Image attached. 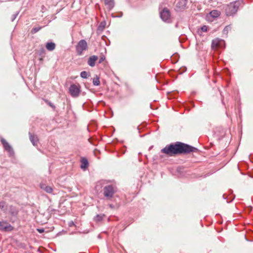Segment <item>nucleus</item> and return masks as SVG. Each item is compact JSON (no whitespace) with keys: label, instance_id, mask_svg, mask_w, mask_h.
Masks as SVG:
<instances>
[{"label":"nucleus","instance_id":"obj_1","mask_svg":"<svg viewBox=\"0 0 253 253\" xmlns=\"http://www.w3.org/2000/svg\"><path fill=\"white\" fill-rule=\"evenodd\" d=\"M198 149L188 144L177 142L166 146L161 150V152L169 156H173L180 154H188L197 152Z\"/></svg>","mask_w":253,"mask_h":253},{"label":"nucleus","instance_id":"obj_2","mask_svg":"<svg viewBox=\"0 0 253 253\" xmlns=\"http://www.w3.org/2000/svg\"><path fill=\"white\" fill-rule=\"evenodd\" d=\"M69 93L73 97H78L81 91V86L80 84H73L70 85L69 87Z\"/></svg>","mask_w":253,"mask_h":253},{"label":"nucleus","instance_id":"obj_3","mask_svg":"<svg viewBox=\"0 0 253 253\" xmlns=\"http://www.w3.org/2000/svg\"><path fill=\"white\" fill-rule=\"evenodd\" d=\"M238 9V5L237 3H230L227 6L225 9L226 13L227 15L230 16L235 14L237 11Z\"/></svg>","mask_w":253,"mask_h":253},{"label":"nucleus","instance_id":"obj_4","mask_svg":"<svg viewBox=\"0 0 253 253\" xmlns=\"http://www.w3.org/2000/svg\"><path fill=\"white\" fill-rule=\"evenodd\" d=\"M87 49V44L84 40H81L76 46V51L78 55H81L83 52Z\"/></svg>","mask_w":253,"mask_h":253},{"label":"nucleus","instance_id":"obj_5","mask_svg":"<svg viewBox=\"0 0 253 253\" xmlns=\"http://www.w3.org/2000/svg\"><path fill=\"white\" fill-rule=\"evenodd\" d=\"M115 192V190L111 185L106 186L103 189L104 195L108 199H111L112 198Z\"/></svg>","mask_w":253,"mask_h":253},{"label":"nucleus","instance_id":"obj_6","mask_svg":"<svg viewBox=\"0 0 253 253\" xmlns=\"http://www.w3.org/2000/svg\"><path fill=\"white\" fill-rule=\"evenodd\" d=\"M13 227L6 221H0V229L4 231H11L13 230Z\"/></svg>","mask_w":253,"mask_h":253},{"label":"nucleus","instance_id":"obj_7","mask_svg":"<svg viewBox=\"0 0 253 253\" xmlns=\"http://www.w3.org/2000/svg\"><path fill=\"white\" fill-rule=\"evenodd\" d=\"M224 44V41L219 39H215L212 40L211 44V48L213 49H216L218 48L222 47Z\"/></svg>","mask_w":253,"mask_h":253},{"label":"nucleus","instance_id":"obj_8","mask_svg":"<svg viewBox=\"0 0 253 253\" xmlns=\"http://www.w3.org/2000/svg\"><path fill=\"white\" fill-rule=\"evenodd\" d=\"M160 16L164 21H168L170 16V13L169 10L167 8H164L160 13Z\"/></svg>","mask_w":253,"mask_h":253},{"label":"nucleus","instance_id":"obj_9","mask_svg":"<svg viewBox=\"0 0 253 253\" xmlns=\"http://www.w3.org/2000/svg\"><path fill=\"white\" fill-rule=\"evenodd\" d=\"M1 142L5 150L9 153L10 155H12L14 154L13 149L12 147L9 144V143L6 141V140L2 138L1 139Z\"/></svg>","mask_w":253,"mask_h":253},{"label":"nucleus","instance_id":"obj_10","mask_svg":"<svg viewBox=\"0 0 253 253\" xmlns=\"http://www.w3.org/2000/svg\"><path fill=\"white\" fill-rule=\"evenodd\" d=\"M98 56L96 55H92L89 57L87 61V64L90 67H94L96 61L98 60Z\"/></svg>","mask_w":253,"mask_h":253},{"label":"nucleus","instance_id":"obj_11","mask_svg":"<svg viewBox=\"0 0 253 253\" xmlns=\"http://www.w3.org/2000/svg\"><path fill=\"white\" fill-rule=\"evenodd\" d=\"M40 187L47 193H51L53 191V189L51 186L46 185L44 184H41Z\"/></svg>","mask_w":253,"mask_h":253},{"label":"nucleus","instance_id":"obj_12","mask_svg":"<svg viewBox=\"0 0 253 253\" xmlns=\"http://www.w3.org/2000/svg\"><path fill=\"white\" fill-rule=\"evenodd\" d=\"M29 138L33 145L36 146L37 145L38 139L36 135L29 133Z\"/></svg>","mask_w":253,"mask_h":253},{"label":"nucleus","instance_id":"obj_13","mask_svg":"<svg viewBox=\"0 0 253 253\" xmlns=\"http://www.w3.org/2000/svg\"><path fill=\"white\" fill-rule=\"evenodd\" d=\"M81 162L82 163L81 168L82 169H85L88 167V161L86 159H85L84 158H82Z\"/></svg>","mask_w":253,"mask_h":253},{"label":"nucleus","instance_id":"obj_14","mask_svg":"<svg viewBox=\"0 0 253 253\" xmlns=\"http://www.w3.org/2000/svg\"><path fill=\"white\" fill-rule=\"evenodd\" d=\"M45 47L48 50L52 51L55 49V44L52 42H47Z\"/></svg>","mask_w":253,"mask_h":253},{"label":"nucleus","instance_id":"obj_15","mask_svg":"<svg viewBox=\"0 0 253 253\" xmlns=\"http://www.w3.org/2000/svg\"><path fill=\"white\" fill-rule=\"evenodd\" d=\"M220 11L217 10H213L210 12L211 16L213 17H217L220 15Z\"/></svg>","mask_w":253,"mask_h":253},{"label":"nucleus","instance_id":"obj_16","mask_svg":"<svg viewBox=\"0 0 253 253\" xmlns=\"http://www.w3.org/2000/svg\"><path fill=\"white\" fill-rule=\"evenodd\" d=\"M93 84L94 85L98 86L100 84V82L99 81V78L98 76H96L93 79Z\"/></svg>","mask_w":253,"mask_h":253},{"label":"nucleus","instance_id":"obj_17","mask_svg":"<svg viewBox=\"0 0 253 253\" xmlns=\"http://www.w3.org/2000/svg\"><path fill=\"white\" fill-rule=\"evenodd\" d=\"M106 22L103 21L100 23L98 26V30L100 31H103L106 26Z\"/></svg>","mask_w":253,"mask_h":253},{"label":"nucleus","instance_id":"obj_18","mask_svg":"<svg viewBox=\"0 0 253 253\" xmlns=\"http://www.w3.org/2000/svg\"><path fill=\"white\" fill-rule=\"evenodd\" d=\"M105 3L106 5H108L111 8L113 6L114 1L113 0H104Z\"/></svg>","mask_w":253,"mask_h":253},{"label":"nucleus","instance_id":"obj_19","mask_svg":"<svg viewBox=\"0 0 253 253\" xmlns=\"http://www.w3.org/2000/svg\"><path fill=\"white\" fill-rule=\"evenodd\" d=\"M42 27L41 26H38V27H34L32 31H31V33L32 34H35L36 33L38 32V31H39L41 29H42Z\"/></svg>","mask_w":253,"mask_h":253},{"label":"nucleus","instance_id":"obj_20","mask_svg":"<svg viewBox=\"0 0 253 253\" xmlns=\"http://www.w3.org/2000/svg\"><path fill=\"white\" fill-rule=\"evenodd\" d=\"M88 74L86 71H82L81 73V77L84 79H86L88 77Z\"/></svg>","mask_w":253,"mask_h":253},{"label":"nucleus","instance_id":"obj_21","mask_svg":"<svg viewBox=\"0 0 253 253\" xmlns=\"http://www.w3.org/2000/svg\"><path fill=\"white\" fill-rule=\"evenodd\" d=\"M102 216L100 215H97L95 217H94V220L96 221H101L102 219Z\"/></svg>","mask_w":253,"mask_h":253},{"label":"nucleus","instance_id":"obj_22","mask_svg":"<svg viewBox=\"0 0 253 253\" xmlns=\"http://www.w3.org/2000/svg\"><path fill=\"white\" fill-rule=\"evenodd\" d=\"M201 30L203 32H207L208 30V27L206 26H204L201 28Z\"/></svg>","mask_w":253,"mask_h":253},{"label":"nucleus","instance_id":"obj_23","mask_svg":"<svg viewBox=\"0 0 253 253\" xmlns=\"http://www.w3.org/2000/svg\"><path fill=\"white\" fill-rule=\"evenodd\" d=\"M10 212H11V214H12L13 215H15L17 214V211H11Z\"/></svg>","mask_w":253,"mask_h":253},{"label":"nucleus","instance_id":"obj_24","mask_svg":"<svg viewBox=\"0 0 253 253\" xmlns=\"http://www.w3.org/2000/svg\"><path fill=\"white\" fill-rule=\"evenodd\" d=\"M105 60V57L104 56H102L100 57L99 59V63H101L102 61H103Z\"/></svg>","mask_w":253,"mask_h":253},{"label":"nucleus","instance_id":"obj_25","mask_svg":"<svg viewBox=\"0 0 253 253\" xmlns=\"http://www.w3.org/2000/svg\"><path fill=\"white\" fill-rule=\"evenodd\" d=\"M37 231L40 233H42L44 232V229H37Z\"/></svg>","mask_w":253,"mask_h":253},{"label":"nucleus","instance_id":"obj_26","mask_svg":"<svg viewBox=\"0 0 253 253\" xmlns=\"http://www.w3.org/2000/svg\"><path fill=\"white\" fill-rule=\"evenodd\" d=\"M3 203H0V208L2 209L3 208Z\"/></svg>","mask_w":253,"mask_h":253}]
</instances>
